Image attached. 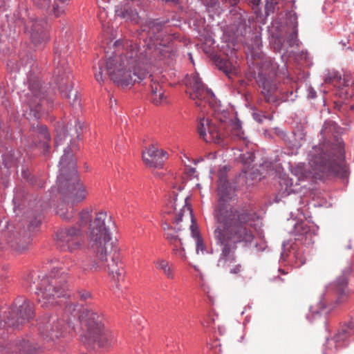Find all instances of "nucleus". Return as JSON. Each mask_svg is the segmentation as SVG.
<instances>
[{
  "mask_svg": "<svg viewBox=\"0 0 354 354\" xmlns=\"http://www.w3.org/2000/svg\"><path fill=\"white\" fill-rule=\"evenodd\" d=\"M215 227L213 232L216 244L221 247L216 266L227 269L236 263L237 244H250L254 239L250 227L257 214L249 207H236L220 203L213 212Z\"/></svg>",
  "mask_w": 354,
  "mask_h": 354,
  "instance_id": "f257e3e1",
  "label": "nucleus"
},
{
  "mask_svg": "<svg viewBox=\"0 0 354 354\" xmlns=\"http://www.w3.org/2000/svg\"><path fill=\"white\" fill-rule=\"evenodd\" d=\"M74 321L80 325V340L86 346L91 348L97 344L106 348L115 343L113 333L104 326L103 315L88 308H83L80 315L72 313L66 321L59 319L57 315H45L37 320L39 335L48 342H54L64 336L66 327L76 331Z\"/></svg>",
  "mask_w": 354,
  "mask_h": 354,
  "instance_id": "f03ea898",
  "label": "nucleus"
},
{
  "mask_svg": "<svg viewBox=\"0 0 354 354\" xmlns=\"http://www.w3.org/2000/svg\"><path fill=\"white\" fill-rule=\"evenodd\" d=\"M113 46L115 50L110 54L106 52V59L99 62V71L95 74L96 81L103 82L104 68L114 84L122 87L145 79L148 53L140 51L138 44L129 40L118 39Z\"/></svg>",
  "mask_w": 354,
  "mask_h": 354,
  "instance_id": "7ed1b4c3",
  "label": "nucleus"
},
{
  "mask_svg": "<svg viewBox=\"0 0 354 354\" xmlns=\"http://www.w3.org/2000/svg\"><path fill=\"white\" fill-rule=\"evenodd\" d=\"M341 130L336 122H324L319 142L312 147L308 156L315 178L322 180L333 176L343 180L347 179L348 170L344 164V143L340 136Z\"/></svg>",
  "mask_w": 354,
  "mask_h": 354,
  "instance_id": "20e7f679",
  "label": "nucleus"
},
{
  "mask_svg": "<svg viewBox=\"0 0 354 354\" xmlns=\"http://www.w3.org/2000/svg\"><path fill=\"white\" fill-rule=\"evenodd\" d=\"M105 214H100L93 224L91 245L87 249V256L82 261L80 270L96 272L107 268L109 274L120 288V282L124 279V265L120 260L119 248L111 241L104 226Z\"/></svg>",
  "mask_w": 354,
  "mask_h": 354,
  "instance_id": "39448f33",
  "label": "nucleus"
},
{
  "mask_svg": "<svg viewBox=\"0 0 354 354\" xmlns=\"http://www.w3.org/2000/svg\"><path fill=\"white\" fill-rule=\"evenodd\" d=\"M68 274L58 267H53L49 274L42 272L32 271L25 279L24 286L32 288L35 286L37 300L41 307L47 308L59 304L58 298L67 297L68 287Z\"/></svg>",
  "mask_w": 354,
  "mask_h": 354,
  "instance_id": "423d86ee",
  "label": "nucleus"
},
{
  "mask_svg": "<svg viewBox=\"0 0 354 354\" xmlns=\"http://www.w3.org/2000/svg\"><path fill=\"white\" fill-rule=\"evenodd\" d=\"M22 304L16 306H3L0 308V330L4 334L5 327L17 328L29 322L34 317L33 304L27 299H19L16 301ZM2 341L0 339V344ZM39 347L30 342L29 339H20L15 343L9 344L6 347L0 345V354H39Z\"/></svg>",
  "mask_w": 354,
  "mask_h": 354,
  "instance_id": "0eeeda50",
  "label": "nucleus"
},
{
  "mask_svg": "<svg viewBox=\"0 0 354 354\" xmlns=\"http://www.w3.org/2000/svg\"><path fill=\"white\" fill-rule=\"evenodd\" d=\"M59 167V174L56 181L58 192L72 205L84 201L88 192L78 176L71 146L64 149Z\"/></svg>",
  "mask_w": 354,
  "mask_h": 354,
  "instance_id": "6e6552de",
  "label": "nucleus"
},
{
  "mask_svg": "<svg viewBox=\"0 0 354 354\" xmlns=\"http://www.w3.org/2000/svg\"><path fill=\"white\" fill-rule=\"evenodd\" d=\"M318 230V226H310L304 221L296 223L291 231V234L295 236V241H288L282 243L283 251L280 260L286 261L288 258L295 268L303 266L306 260L303 245L313 244V237L317 234Z\"/></svg>",
  "mask_w": 354,
  "mask_h": 354,
  "instance_id": "1a4fd4ad",
  "label": "nucleus"
},
{
  "mask_svg": "<svg viewBox=\"0 0 354 354\" xmlns=\"http://www.w3.org/2000/svg\"><path fill=\"white\" fill-rule=\"evenodd\" d=\"M55 70L53 79L62 96L68 100L71 106L76 111L81 110V100L77 91L73 92L72 74L66 57L67 50L57 45L54 48Z\"/></svg>",
  "mask_w": 354,
  "mask_h": 354,
  "instance_id": "9d476101",
  "label": "nucleus"
},
{
  "mask_svg": "<svg viewBox=\"0 0 354 354\" xmlns=\"http://www.w3.org/2000/svg\"><path fill=\"white\" fill-rule=\"evenodd\" d=\"M351 272L352 267L348 264L344 268L342 274L326 286L325 293L321 296L317 304V308L315 310L310 308L314 319L319 317L321 314H328L336 305L348 300L350 295L348 279Z\"/></svg>",
  "mask_w": 354,
  "mask_h": 354,
  "instance_id": "9b49d317",
  "label": "nucleus"
},
{
  "mask_svg": "<svg viewBox=\"0 0 354 354\" xmlns=\"http://www.w3.org/2000/svg\"><path fill=\"white\" fill-rule=\"evenodd\" d=\"M168 19H155L147 20L140 26V35L148 50L159 61H172L176 52L169 45L162 44V31Z\"/></svg>",
  "mask_w": 354,
  "mask_h": 354,
  "instance_id": "f8f14e48",
  "label": "nucleus"
},
{
  "mask_svg": "<svg viewBox=\"0 0 354 354\" xmlns=\"http://www.w3.org/2000/svg\"><path fill=\"white\" fill-rule=\"evenodd\" d=\"M27 83L28 90L20 95L23 108V115L27 118L39 119L42 112V105L45 100V91L41 82L32 73V69L28 73Z\"/></svg>",
  "mask_w": 354,
  "mask_h": 354,
  "instance_id": "ddd939ff",
  "label": "nucleus"
},
{
  "mask_svg": "<svg viewBox=\"0 0 354 354\" xmlns=\"http://www.w3.org/2000/svg\"><path fill=\"white\" fill-rule=\"evenodd\" d=\"M278 65L274 60H266L259 72L257 80L267 103L277 104L279 82L276 79Z\"/></svg>",
  "mask_w": 354,
  "mask_h": 354,
  "instance_id": "4468645a",
  "label": "nucleus"
},
{
  "mask_svg": "<svg viewBox=\"0 0 354 354\" xmlns=\"http://www.w3.org/2000/svg\"><path fill=\"white\" fill-rule=\"evenodd\" d=\"M185 84L188 89L192 90L189 92V97L195 101L198 106H202L205 103L215 109L220 106V101L216 99L213 91L203 83L198 73L187 75Z\"/></svg>",
  "mask_w": 354,
  "mask_h": 354,
  "instance_id": "2eb2a0df",
  "label": "nucleus"
},
{
  "mask_svg": "<svg viewBox=\"0 0 354 354\" xmlns=\"http://www.w3.org/2000/svg\"><path fill=\"white\" fill-rule=\"evenodd\" d=\"M84 232L76 226L62 227L55 232L56 246L64 252H73L84 243Z\"/></svg>",
  "mask_w": 354,
  "mask_h": 354,
  "instance_id": "dca6fc26",
  "label": "nucleus"
},
{
  "mask_svg": "<svg viewBox=\"0 0 354 354\" xmlns=\"http://www.w3.org/2000/svg\"><path fill=\"white\" fill-rule=\"evenodd\" d=\"M353 334V322H349L348 324L342 326L333 338L330 339L326 338V348L323 351V354H330V352L346 347L350 344L351 337Z\"/></svg>",
  "mask_w": 354,
  "mask_h": 354,
  "instance_id": "f3484780",
  "label": "nucleus"
},
{
  "mask_svg": "<svg viewBox=\"0 0 354 354\" xmlns=\"http://www.w3.org/2000/svg\"><path fill=\"white\" fill-rule=\"evenodd\" d=\"M46 28L47 21L45 19H32L26 24L25 29L29 32L30 39L36 47L48 41Z\"/></svg>",
  "mask_w": 354,
  "mask_h": 354,
  "instance_id": "a211bd4d",
  "label": "nucleus"
},
{
  "mask_svg": "<svg viewBox=\"0 0 354 354\" xmlns=\"http://www.w3.org/2000/svg\"><path fill=\"white\" fill-rule=\"evenodd\" d=\"M91 211L88 210V209H84L82 212L79 213V220L77 221V224L79 225L80 229H82L83 230V228L86 227L88 223H90L89 226V231L88 232V245H91V232H92V227L93 224L94 223V221L98 216H100V214H105L106 218H104V227L107 229L108 234L111 236V230L115 227V222L113 221L111 216H109L107 214V212L105 211H101L96 214L95 218L92 220L91 219Z\"/></svg>",
  "mask_w": 354,
  "mask_h": 354,
  "instance_id": "6ab92c4d",
  "label": "nucleus"
},
{
  "mask_svg": "<svg viewBox=\"0 0 354 354\" xmlns=\"http://www.w3.org/2000/svg\"><path fill=\"white\" fill-rule=\"evenodd\" d=\"M167 153L151 145L142 152V160L145 165L151 168H161L167 159Z\"/></svg>",
  "mask_w": 354,
  "mask_h": 354,
  "instance_id": "aec40b11",
  "label": "nucleus"
},
{
  "mask_svg": "<svg viewBox=\"0 0 354 354\" xmlns=\"http://www.w3.org/2000/svg\"><path fill=\"white\" fill-rule=\"evenodd\" d=\"M115 15L127 22L132 24L140 23L138 12L133 3L120 4L115 7Z\"/></svg>",
  "mask_w": 354,
  "mask_h": 354,
  "instance_id": "412c9836",
  "label": "nucleus"
},
{
  "mask_svg": "<svg viewBox=\"0 0 354 354\" xmlns=\"http://www.w3.org/2000/svg\"><path fill=\"white\" fill-rule=\"evenodd\" d=\"M33 3L39 8L48 10L55 16L59 17L64 12V8L70 0H32Z\"/></svg>",
  "mask_w": 354,
  "mask_h": 354,
  "instance_id": "4be33fe9",
  "label": "nucleus"
},
{
  "mask_svg": "<svg viewBox=\"0 0 354 354\" xmlns=\"http://www.w3.org/2000/svg\"><path fill=\"white\" fill-rule=\"evenodd\" d=\"M180 230V227L177 229L174 228L171 232H167L165 239L173 245V252L174 254L182 260L185 261L187 259L185 248L182 239L178 235V232Z\"/></svg>",
  "mask_w": 354,
  "mask_h": 354,
  "instance_id": "5701e85b",
  "label": "nucleus"
},
{
  "mask_svg": "<svg viewBox=\"0 0 354 354\" xmlns=\"http://www.w3.org/2000/svg\"><path fill=\"white\" fill-rule=\"evenodd\" d=\"M217 187L218 195L219 196L220 199L218 204L214 207V211L220 203H223L226 205H230V204L227 203L224 200L226 198H229L232 192V187L225 174H219L217 180ZM231 206L232 205H231Z\"/></svg>",
  "mask_w": 354,
  "mask_h": 354,
  "instance_id": "b1692460",
  "label": "nucleus"
},
{
  "mask_svg": "<svg viewBox=\"0 0 354 354\" xmlns=\"http://www.w3.org/2000/svg\"><path fill=\"white\" fill-rule=\"evenodd\" d=\"M324 82L331 84L339 88H344L348 86L347 81L342 77L341 74L335 70H328L324 75Z\"/></svg>",
  "mask_w": 354,
  "mask_h": 354,
  "instance_id": "393cba45",
  "label": "nucleus"
},
{
  "mask_svg": "<svg viewBox=\"0 0 354 354\" xmlns=\"http://www.w3.org/2000/svg\"><path fill=\"white\" fill-rule=\"evenodd\" d=\"M21 176L32 186H35L39 188L45 187V182L39 177L32 176L29 169L25 167L21 169Z\"/></svg>",
  "mask_w": 354,
  "mask_h": 354,
  "instance_id": "a878e982",
  "label": "nucleus"
},
{
  "mask_svg": "<svg viewBox=\"0 0 354 354\" xmlns=\"http://www.w3.org/2000/svg\"><path fill=\"white\" fill-rule=\"evenodd\" d=\"M232 21L237 30L242 32L245 30L247 27L250 26L249 20L247 15L240 12H236L232 15Z\"/></svg>",
  "mask_w": 354,
  "mask_h": 354,
  "instance_id": "bb28decb",
  "label": "nucleus"
},
{
  "mask_svg": "<svg viewBox=\"0 0 354 354\" xmlns=\"http://www.w3.org/2000/svg\"><path fill=\"white\" fill-rule=\"evenodd\" d=\"M165 99V96L162 91L161 86L158 83L151 84V100L152 102L156 105H158L162 103Z\"/></svg>",
  "mask_w": 354,
  "mask_h": 354,
  "instance_id": "cd10ccee",
  "label": "nucleus"
},
{
  "mask_svg": "<svg viewBox=\"0 0 354 354\" xmlns=\"http://www.w3.org/2000/svg\"><path fill=\"white\" fill-rule=\"evenodd\" d=\"M158 270L162 271L169 279H173L175 277L174 272L169 262L165 259H158L154 262Z\"/></svg>",
  "mask_w": 354,
  "mask_h": 354,
  "instance_id": "c85d7f7f",
  "label": "nucleus"
},
{
  "mask_svg": "<svg viewBox=\"0 0 354 354\" xmlns=\"http://www.w3.org/2000/svg\"><path fill=\"white\" fill-rule=\"evenodd\" d=\"M34 131L39 134V138L43 141V145L45 149L48 150L50 147L48 141L50 140V136L45 125L37 124L36 127H33Z\"/></svg>",
  "mask_w": 354,
  "mask_h": 354,
  "instance_id": "c756f323",
  "label": "nucleus"
},
{
  "mask_svg": "<svg viewBox=\"0 0 354 354\" xmlns=\"http://www.w3.org/2000/svg\"><path fill=\"white\" fill-rule=\"evenodd\" d=\"M26 197L27 193L26 192L24 188H16L15 189V194L12 199L13 203L15 205V208L17 207L20 209L21 207L24 206Z\"/></svg>",
  "mask_w": 354,
  "mask_h": 354,
  "instance_id": "7c9ffc66",
  "label": "nucleus"
},
{
  "mask_svg": "<svg viewBox=\"0 0 354 354\" xmlns=\"http://www.w3.org/2000/svg\"><path fill=\"white\" fill-rule=\"evenodd\" d=\"M209 122L210 120H209V118H203L200 119L198 123V133L200 136V138L204 140L205 141L209 140L207 136V129L209 125Z\"/></svg>",
  "mask_w": 354,
  "mask_h": 354,
  "instance_id": "2f4dec72",
  "label": "nucleus"
},
{
  "mask_svg": "<svg viewBox=\"0 0 354 354\" xmlns=\"http://www.w3.org/2000/svg\"><path fill=\"white\" fill-rule=\"evenodd\" d=\"M216 65L219 70L223 71L227 76L230 77L235 68L232 62L227 59L221 58L216 61Z\"/></svg>",
  "mask_w": 354,
  "mask_h": 354,
  "instance_id": "473e14b6",
  "label": "nucleus"
},
{
  "mask_svg": "<svg viewBox=\"0 0 354 354\" xmlns=\"http://www.w3.org/2000/svg\"><path fill=\"white\" fill-rule=\"evenodd\" d=\"M57 214L64 220L69 221L73 218L75 210L73 207H71L70 209H65L64 205H60L57 208Z\"/></svg>",
  "mask_w": 354,
  "mask_h": 354,
  "instance_id": "72a5a7b5",
  "label": "nucleus"
},
{
  "mask_svg": "<svg viewBox=\"0 0 354 354\" xmlns=\"http://www.w3.org/2000/svg\"><path fill=\"white\" fill-rule=\"evenodd\" d=\"M57 214L64 220L69 221L73 218L75 210L73 207H71L70 209H65L64 205H60L57 208Z\"/></svg>",
  "mask_w": 354,
  "mask_h": 354,
  "instance_id": "f704fd0d",
  "label": "nucleus"
},
{
  "mask_svg": "<svg viewBox=\"0 0 354 354\" xmlns=\"http://www.w3.org/2000/svg\"><path fill=\"white\" fill-rule=\"evenodd\" d=\"M297 26V21H295L292 32L290 33L287 37V43L290 47L299 45Z\"/></svg>",
  "mask_w": 354,
  "mask_h": 354,
  "instance_id": "c9c22d12",
  "label": "nucleus"
},
{
  "mask_svg": "<svg viewBox=\"0 0 354 354\" xmlns=\"http://www.w3.org/2000/svg\"><path fill=\"white\" fill-rule=\"evenodd\" d=\"M207 136L209 140L208 142H216L219 141L221 138L217 127L211 122L207 129Z\"/></svg>",
  "mask_w": 354,
  "mask_h": 354,
  "instance_id": "e433bc0d",
  "label": "nucleus"
},
{
  "mask_svg": "<svg viewBox=\"0 0 354 354\" xmlns=\"http://www.w3.org/2000/svg\"><path fill=\"white\" fill-rule=\"evenodd\" d=\"M254 154L251 151H247L245 153H241L239 157L240 162L248 167H249L254 162Z\"/></svg>",
  "mask_w": 354,
  "mask_h": 354,
  "instance_id": "4c0bfd02",
  "label": "nucleus"
},
{
  "mask_svg": "<svg viewBox=\"0 0 354 354\" xmlns=\"http://www.w3.org/2000/svg\"><path fill=\"white\" fill-rule=\"evenodd\" d=\"M280 0H266L265 13L268 16L270 13H274L279 9L278 4Z\"/></svg>",
  "mask_w": 354,
  "mask_h": 354,
  "instance_id": "58836bf2",
  "label": "nucleus"
},
{
  "mask_svg": "<svg viewBox=\"0 0 354 354\" xmlns=\"http://www.w3.org/2000/svg\"><path fill=\"white\" fill-rule=\"evenodd\" d=\"M279 95H278L279 101L277 103L280 102H293L297 97V94L293 91H288L286 92H279Z\"/></svg>",
  "mask_w": 354,
  "mask_h": 354,
  "instance_id": "ea45409f",
  "label": "nucleus"
},
{
  "mask_svg": "<svg viewBox=\"0 0 354 354\" xmlns=\"http://www.w3.org/2000/svg\"><path fill=\"white\" fill-rule=\"evenodd\" d=\"M196 252L197 254H199L201 252V254H212L213 250H207L206 246L203 242L202 237H197L196 240Z\"/></svg>",
  "mask_w": 354,
  "mask_h": 354,
  "instance_id": "a19ab883",
  "label": "nucleus"
},
{
  "mask_svg": "<svg viewBox=\"0 0 354 354\" xmlns=\"http://www.w3.org/2000/svg\"><path fill=\"white\" fill-rule=\"evenodd\" d=\"M3 164L4 167L8 169L10 167L14 166L15 165V159L13 156V154L11 153H4L1 156Z\"/></svg>",
  "mask_w": 354,
  "mask_h": 354,
  "instance_id": "79ce46f5",
  "label": "nucleus"
},
{
  "mask_svg": "<svg viewBox=\"0 0 354 354\" xmlns=\"http://www.w3.org/2000/svg\"><path fill=\"white\" fill-rule=\"evenodd\" d=\"M8 243L15 251L22 252L28 248L27 244L20 243L17 239L12 240L11 238L8 239Z\"/></svg>",
  "mask_w": 354,
  "mask_h": 354,
  "instance_id": "37998d69",
  "label": "nucleus"
},
{
  "mask_svg": "<svg viewBox=\"0 0 354 354\" xmlns=\"http://www.w3.org/2000/svg\"><path fill=\"white\" fill-rule=\"evenodd\" d=\"M233 133L240 139H244L243 131L240 120H237L232 123Z\"/></svg>",
  "mask_w": 354,
  "mask_h": 354,
  "instance_id": "c03bdc74",
  "label": "nucleus"
},
{
  "mask_svg": "<svg viewBox=\"0 0 354 354\" xmlns=\"http://www.w3.org/2000/svg\"><path fill=\"white\" fill-rule=\"evenodd\" d=\"M252 118L259 124H261L266 118V113L262 111H259L257 108L252 107Z\"/></svg>",
  "mask_w": 354,
  "mask_h": 354,
  "instance_id": "a18cd8bd",
  "label": "nucleus"
},
{
  "mask_svg": "<svg viewBox=\"0 0 354 354\" xmlns=\"http://www.w3.org/2000/svg\"><path fill=\"white\" fill-rule=\"evenodd\" d=\"M261 0H248V4L251 6L257 17H259L261 15Z\"/></svg>",
  "mask_w": 354,
  "mask_h": 354,
  "instance_id": "49530a36",
  "label": "nucleus"
},
{
  "mask_svg": "<svg viewBox=\"0 0 354 354\" xmlns=\"http://www.w3.org/2000/svg\"><path fill=\"white\" fill-rule=\"evenodd\" d=\"M185 209L187 211L189 212V214H190V216L192 217V222L194 221V218H193V216H192V209H190V207H184L183 209H181L180 210V212L178 214H176V215H175V218H174L173 222L174 223H176V225H178L182 221V216H183V212H185Z\"/></svg>",
  "mask_w": 354,
  "mask_h": 354,
  "instance_id": "de8ad7c7",
  "label": "nucleus"
},
{
  "mask_svg": "<svg viewBox=\"0 0 354 354\" xmlns=\"http://www.w3.org/2000/svg\"><path fill=\"white\" fill-rule=\"evenodd\" d=\"M284 184L286 185V188L284 189L283 188L280 189V194L281 195V196H288L290 193L292 192V189L291 187L292 183H290L289 180L285 179Z\"/></svg>",
  "mask_w": 354,
  "mask_h": 354,
  "instance_id": "09e8293b",
  "label": "nucleus"
},
{
  "mask_svg": "<svg viewBox=\"0 0 354 354\" xmlns=\"http://www.w3.org/2000/svg\"><path fill=\"white\" fill-rule=\"evenodd\" d=\"M41 223V217L40 215H37L33 220L30 221L28 228L29 231L37 227Z\"/></svg>",
  "mask_w": 354,
  "mask_h": 354,
  "instance_id": "8fccbe9b",
  "label": "nucleus"
},
{
  "mask_svg": "<svg viewBox=\"0 0 354 354\" xmlns=\"http://www.w3.org/2000/svg\"><path fill=\"white\" fill-rule=\"evenodd\" d=\"M66 138V133L64 130H62L59 132H57V136L55 138V147H58L59 145H62L64 140Z\"/></svg>",
  "mask_w": 354,
  "mask_h": 354,
  "instance_id": "3c124183",
  "label": "nucleus"
},
{
  "mask_svg": "<svg viewBox=\"0 0 354 354\" xmlns=\"http://www.w3.org/2000/svg\"><path fill=\"white\" fill-rule=\"evenodd\" d=\"M297 59H299L301 60H304V64L307 66H309L311 64V59L309 54L307 51H301L299 54H298L296 57Z\"/></svg>",
  "mask_w": 354,
  "mask_h": 354,
  "instance_id": "603ef678",
  "label": "nucleus"
},
{
  "mask_svg": "<svg viewBox=\"0 0 354 354\" xmlns=\"http://www.w3.org/2000/svg\"><path fill=\"white\" fill-rule=\"evenodd\" d=\"M297 59H299L301 60H304V64L307 66H309L311 64V59L309 54L307 51H301L299 54H298L296 57Z\"/></svg>",
  "mask_w": 354,
  "mask_h": 354,
  "instance_id": "864d4df0",
  "label": "nucleus"
},
{
  "mask_svg": "<svg viewBox=\"0 0 354 354\" xmlns=\"http://www.w3.org/2000/svg\"><path fill=\"white\" fill-rule=\"evenodd\" d=\"M229 268V272L232 274H238L243 270V267L241 263H235Z\"/></svg>",
  "mask_w": 354,
  "mask_h": 354,
  "instance_id": "5fc2aeb1",
  "label": "nucleus"
},
{
  "mask_svg": "<svg viewBox=\"0 0 354 354\" xmlns=\"http://www.w3.org/2000/svg\"><path fill=\"white\" fill-rule=\"evenodd\" d=\"M75 131H76V133H77V138L79 139L81 134L83 132V129H84V122H82L79 120H77L75 121Z\"/></svg>",
  "mask_w": 354,
  "mask_h": 354,
  "instance_id": "6e6d98bb",
  "label": "nucleus"
},
{
  "mask_svg": "<svg viewBox=\"0 0 354 354\" xmlns=\"http://www.w3.org/2000/svg\"><path fill=\"white\" fill-rule=\"evenodd\" d=\"M190 230L192 232V236L195 239V241L197 239V237H201L198 227L195 225L194 223H192L190 225Z\"/></svg>",
  "mask_w": 354,
  "mask_h": 354,
  "instance_id": "4d7b16f0",
  "label": "nucleus"
},
{
  "mask_svg": "<svg viewBox=\"0 0 354 354\" xmlns=\"http://www.w3.org/2000/svg\"><path fill=\"white\" fill-rule=\"evenodd\" d=\"M79 295H80V299L82 301H86L88 299L91 298V294L86 290H80L79 292Z\"/></svg>",
  "mask_w": 354,
  "mask_h": 354,
  "instance_id": "13d9d810",
  "label": "nucleus"
},
{
  "mask_svg": "<svg viewBox=\"0 0 354 354\" xmlns=\"http://www.w3.org/2000/svg\"><path fill=\"white\" fill-rule=\"evenodd\" d=\"M207 8H214L217 4V0H202Z\"/></svg>",
  "mask_w": 354,
  "mask_h": 354,
  "instance_id": "bf43d9fd",
  "label": "nucleus"
},
{
  "mask_svg": "<svg viewBox=\"0 0 354 354\" xmlns=\"http://www.w3.org/2000/svg\"><path fill=\"white\" fill-rule=\"evenodd\" d=\"M273 133L278 136L284 137L286 133L279 127H274L272 129Z\"/></svg>",
  "mask_w": 354,
  "mask_h": 354,
  "instance_id": "052dcab7",
  "label": "nucleus"
},
{
  "mask_svg": "<svg viewBox=\"0 0 354 354\" xmlns=\"http://www.w3.org/2000/svg\"><path fill=\"white\" fill-rule=\"evenodd\" d=\"M6 282L7 276L4 273L0 274V290L6 284Z\"/></svg>",
  "mask_w": 354,
  "mask_h": 354,
  "instance_id": "680f3d73",
  "label": "nucleus"
},
{
  "mask_svg": "<svg viewBox=\"0 0 354 354\" xmlns=\"http://www.w3.org/2000/svg\"><path fill=\"white\" fill-rule=\"evenodd\" d=\"M317 93L316 91H315V89L312 87H310L308 89V98H310V99H314L317 96Z\"/></svg>",
  "mask_w": 354,
  "mask_h": 354,
  "instance_id": "e2e57ef3",
  "label": "nucleus"
},
{
  "mask_svg": "<svg viewBox=\"0 0 354 354\" xmlns=\"http://www.w3.org/2000/svg\"><path fill=\"white\" fill-rule=\"evenodd\" d=\"M77 305H74L73 304H68L65 308V313L71 312L73 310L74 313H75V307Z\"/></svg>",
  "mask_w": 354,
  "mask_h": 354,
  "instance_id": "0e129e2a",
  "label": "nucleus"
},
{
  "mask_svg": "<svg viewBox=\"0 0 354 354\" xmlns=\"http://www.w3.org/2000/svg\"><path fill=\"white\" fill-rule=\"evenodd\" d=\"M162 229L163 230L165 231V232L166 233L167 232H171V230H173L174 227L170 226L167 223H163L162 224Z\"/></svg>",
  "mask_w": 354,
  "mask_h": 354,
  "instance_id": "69168bd1",
  "label": "nucleus"
},
{
  "mask_svg": "<svg viewBox=\"0 0 354 354\" xmlns=\"http://www.w3.org/2000/svg\"><path fill=\"white\" fill-rule=\"evenodd\" d=\"M267 119V120H272L273 119V115H268V114H266V118L265 120Z\"/></svg>",
  "mask_w": 354,
  "mask_h": 354,
  "instance_id": "338daca9",
  "label": "nucleus"
},
{
  "mask_svg": "<svg viewBox=\"0 0 354 354\" xmlns=\"http://www.w3.org/2000/svg\"><path fill=\"white\" fill-rule=\"evenodd\" d=\"M210 324H211V323H210V322H209V321H207V322H205L203 324L204 326H205V327H209V326H210Z\"/></svg>",
  "mask_w": 354,
  "mask_h": 354,
  "instance_id": "774afa93",
  "label": "nucleus"
}]
</instances>
